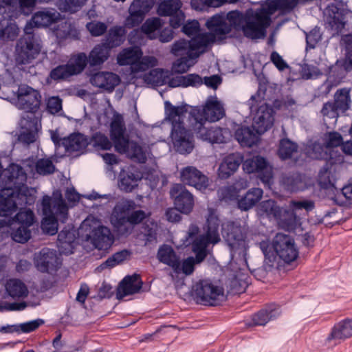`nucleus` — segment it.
<instances>
[{
	"label": "nucleus",
	"mask_w": 352,
	"mask_h": 352,
	"mask_svg": "<svg viewBox=\"0 0 352 352\" xmlns=\"http://www.w3.org/2000/svg\"><path fill=\"white\" fill-rule=\"evenodd\" d=\"M327 28L332 31V35L338 34L347 24L349 16L352 17V12L344 8L342 0L328 4L325 9Z\"/></svg>",
	"instance_id": "obj_11"
},
{
	"label": "nucleus",
	"mask_w": 352,
	"mask_h": 352,
	"mask_svg": "<svg viewBox=\"0 0 352 352\" xmlns=\"http://www.w3.org/2000/svg\"><path fill=\"white\" fill-rule=\"evenodd\" d=\"M225 17L231 31H241L247 19V14H244L242 12L235 10L225 13Z\"/></svg>",
	"instance_id": "obj_45"
},
{
	"label": "nucleus",
	"mask_w": 352,
	"mask_h": 352,
	"mask_svg": "<svg viewBox=\"0 0 352 352\" xmlns=\"http://www.w3.org/2000/svg\"><path fill=\"white\" fill-rule=\"evenodd\" d=\"M89 63V58L84 52H80L72 57L67 63L73 76L80 74Z\"/></svg>",
	"instance_id": "obj_46"
},
{
	"label": "nucleus",
	"mask_w": 352,
	"mask_h": 352,
	"mask_svg": "<svg viewBox=\"0 0 352 352\" xmlns=\"http://www.w3.org/2000/svg\"><path fill=\"white\" fill-rule=\"evenodd\" d=\"M272 245L276 254L274 260L278 258L284 264H290L298 257V248L294 239L289 234L277 233L272 240Z\"/></svg>",
	"instance_id": "obj_8"
},
{
	"label": "nucleus",
	"mask_w": 352,
	"mask_h": 352,
	"mask_svg": "<svg viewBox=\"0 0 352 352\" xmlns=\"http://www.w3.org/2000/svg\"><path fill=\"white\" fill-rule=\"evenodd\" d=\"M157 257L160 262L167 265L173 270L178 269L179 257L170 245H161L158 249Z\"/></svg>",
	"instance_id": "obj_37"
},
{
	"label": "nucleus",
	"mask_w": 352,
	"mask_h": 352,
	"mask_svg": "<svg viewBox=\"0 0 352 352\" xmlns=\"http://www.w3.org/2000/svg\"><path fill=\"white\" fill-rule=\"evenodd\" d=\"M263 191L260 188H252L248 190L237 202L239 209L248 211L254 206L262 198Z\"/></svg>",
	"instance_id": "obj_34"
},
{
	"label": "nucleus",
	"mask_w": 352,
	"mask_h": 352,
	"mask_svg": "<svg viewBox=\"0 0 352 352\" xmlns=\"http://www.w3.org/2000/svg\"><path fill=\"white\" fill-rule=\"evenodd\" d=\"M45 322L43 319L36 318L22 323L6 324L0 327V332L4 334L13 333L17 334L30 333L37 330Z\"/></svg>",
	"instance_id": "obj_23"
},
{
	"label": "nucleus",
	"mask_w": 352,
	"mask_h": 352,
	"mask_svg": "<svg viewBox=\"0 0 352 352\" xmlns=\"http://www.w3.org/2000/svg\"><path fill=\"white\" fill-rule=\"evenodd\" d=\"M300 74L302 78L308 80L319 77L322 72L316 66L305 63L301 67Z\"/></svg>",
	"instance_id": "obj_62"
},
{
	"label": "nucleus",
	"mask_w": 352,
	"mask_h": 352,
	"mask_svg": "<svg viewBox=\"0 0 352 352\" xmlns=\"http://www.w3.org/2000/svg\"><path fill=\"white\" fill-rule=\"evenodd\" d=\"M259 210L261 214H265L269 218L273 217L276 219L280 216L281 208L278 206L276 201L267 199L260 203Z\"/></svg>",
	"instance_id": "obj_51"
},
{
	"label": "nucleus",
	"mask_w": 352,
	"mask_h": 352,
	"mask_svg": "<svg viewBox=\"0 0 352 352\" xmlns=\"http://www.w3.org/2000/svg\"><path fill=\"white\" fill-rule=\"evenodd\" d=\"M73 74L67 64L59 65L53 68L49 74L50 78L55 81L63 80L72 76Z\"/></svg>",
	"instance_id": "obj_57"
},
{
	"label": "nucleus",
	"mask_w": 352,
	"mask_h": 352,
	"mask_svg": "<svg viewBox=\"0 0 352 352\" xmlns=\"http://www.w3.org/2000/svg\"><path fill=\"white\" fill-rule=\"evenodd\" d=\"M278 309H259L253 314L250 319L243 320L246 328H252L256 326H265L270 320L276 318L273 312Z\"/></svg>",
	"instance_id": "obj_35"
},
{
	"label": "nucleus",
	"mask_w": 352,
	"mask_h": 352,
	"mask_svg": "<svg viewBox=\"0 0 352 352\" xmlns=\"http://www.w3.org/2000/svg\"><path fill=\"white\" fill-rule=\"evenodd\" d=\"M19 29L14 23L7 22L6 25L0 23V39L3 41H14L17 37Z\"/></svg>",
	"instance_id": "obj_54"
},
{
	"label": "nucleus",
	"mask_w": 352,
	"mask_h": 352,
	"mask_svg": "<svg viewBox=\"0 0 352 352\" xmlns=\"http://www.w3.org/2000/svg\"><path fill=\"white\" fill-rule=\"evenodd\" d=\"M170 137L175 150L180 154L190 153L194 148L193 135L188 129L184 120H178L172 124Z\"/></svg>",
	"instance_id": "obj_12"
},
{
	"label": "nucleus",
	"mask_w": 352,
	"mask_h": 352,
	"mask_svg": "<svg viewBox=\"0 0 352 352\" xmlns=\"http://www.w3.org/2000/svg\"><path fill=\"white\" fill-rule=\"evenodd\" d=\"M274 119H268L263 116L256 113L254 118L253 128L255 129L256 133L258 135H262L268 129H270L274 124Z\"/></svg>",
	"instance_id": "obj_56"
},
{
	"label": "nucleus",
	"mask_w": 352,
	"mask_h": 352,
	"mask_svg": "<svg viewBox=\"0 0 352 352\" xmlns=\"http://www.w3.org/2000/svg\"><path fill=\"white\" fill-rule=\"evenodd\" d=\"M16 5V0H0V14L4 19L12 17Z\"/></svg>",
	"instance_id": "obj_61"
},
{
	"label": "nucleus",
	"mask_w": 352,
	"mask_h": 352,
	"mask_svg": "<svg viewBox=\"0 0 352 352\" xmlns=\"http://www.w3.org/2000/svg\"><path fill=\"white\" fill-rule=\"evenodd\" d=\"M351 89L347 87L338 89L334 94L333 100L324 102L320 111L323 117L337 119L346 115L351 107Z\"/></svg>",
	"instance_id": "obj_7"
},
{
	"label": "nucleus",
	"mask_w": 352,
	"mask_h": 352,
	"mask_svg": "<svg viewBox=\"0 0 352 352\" xmlns=\"http://www.w3.org/2000/svg\"><path fill=\"white\" fill-rule=\"evenodd\" d=\"M156 0H133L129 8V15L124 24L129 28L138 26L144 21L145 16L153 7Z\"/></svg>",
	"instance_id": "obj_15"
},
{
	"label": "nucleus",
	"mask_w": 352,
	"mask_h": 352,
	"mask_svg": "<svg viewBox=\"0 0 352 352\" xmlns=\"http://www.w3.org/2000/svg\"><path fill=\"white\" fill-rule=\"evenodd\" d=\"M206 25L210 34L214 35L217 41H221L226 38L227 34L231 32V28L228 25L225 17V12L214 14L208 19Z\"/></svg>",
	"instance_id": "obj_20"
},
{
	"label": "nucleus",
	"mask_w": 352,
	"mask_h": 352,
	"mask_svg": "<svg viewBox=\"0 0 352 352\" xmlns=\"http://www.w3.org/2000/svg\"><path fill=\"white\" fill-rule=\"evenodd\" d=\"M40 93L29 86L19 87L17 91V104L19 109L34 113L41 105Z\"/></svg>",
	"instance_id": "obj_17"
},
{
	"label": "nucleus",
	"mask_w": 352,
	"mask_h": 352,
	"mask_svg": "<svg viewBox=\"0 0 352 352\" xmlns=\"http://www.w3.org/2000/svg\"><path fill=\"white\" fill-rule=\"evenodd\" d=\"M271 23L272 19L265 10V4H261L256 11L247 12V19L241 31L247 38H263L266 36V29Z\"/></svg>",
	"instance_id": "obj_5"
},
{
	"label": "nucleus",
	"mask_w": 352,
	"mask_h": 352,
	"mask_svg": "<svg viewBox=\"0 0 352 352\" xmlns=\"http://www.w3.org/2000/svg\"><path fill=\"white\" fill-rule=\"evenodd\" d=\"M276 220L283 228L288 231L294 230L300 224V218L291 207L289 209L281 208Z\"/></svg>",
	"instance_id": "obj_36"
},
{
	"label": "nucleus",
	"mask_w": 352,
	"mask_h": 352,
	"mask_svg": "<svg viewBox=\"0 0 352 352\" xmlns=\"http://www.w3.org/2000/svg\"><path fill=\"white\" fill-rule=\"evenodd\" d=\"M88 0H58L59 9L64 12L75 13L79 11Z\"/></svg>",
	"instance_id": "obj_55"
},
{
	"label": "nucleus",
	"mask_w": 352,
	"mask_h": 352,
	"mask_svg": "<svg viewBox=\"0 0 352 352\" xmlns=\"http://www.w3.org/2000/svg\"><path fill=\"white\" fill-rule=\"evenodd\" d=\"M6 291L13 298L25 297L28 294L25 284L17 278L10 279L7 282Z\"/></svg>",
	"instance_id": "obj_44"
},
{
	"label": "nucleus",
	"mask_w": 352,
	"mask_h": 352,
	"mask_svg": "<svg viewBox=\"0 0 352 352\" xmlns=\"http://www.w3.org/2000/svg\"><path fill=\"white\" fill-rule=\"evenodd\" d=\"M142 281L138 274L125 276L120 283L116 297L122 299L124 296L138 293L142 287Z\"/></svg>",
	"instance_id": "obj_25"
},
{
	"label": "nucleus",
	"mask_w": 352,
	"mask_h": 352,
	"mask_svg": "<svg viewBox=\"0 0 352 352\" xmlns=\"http://www.w3.org/2000/svg\"><path fill=\"white\" fill-rule=\"evenodd\" d=\"M34 221L35 216L32 210L21 208L10 223L12 239L19 243H26L31 238L30 228Z\"/></svg>",
	"instance_id": "obj_6"
},
{
	"label": "nucleus",
	"mask_w": 352,
	"mask_h": 352,
	"mask_svg": "<svg viewBox=\"0 0 352 352\" xmlns=\"http://www.w3.org/2000/svg\"><path fill=\"white\" fill-rule=\"evenodd\" d=\"M221 236L232 254L242 253L245 248V234L239 223L227 221L221 224Z\"/></svg>",
	"instance_id": "obj_9"
},
{
	"label": "nucleus",
	"mask_w": 352,
	"mask_h": 352,
	"mask_svg": "<svg viewBox=\"0 0 352 352\" xmlns=\"http://www.w3.org/2000/svg\"><path fill=\"white\" fill-rule=\"evenodd\" d=\"M298 2L299 0H266L265 2H261V5L265 4V10L271 16L276 10L292 11Z\"/></svg>",
	"instance_id": "obj_39"
},
{
	"label": "nucleus",
	"mask_w": 352,
	"mask_h": 352,
	"mask_svg": "<svg viewBox=\"0 0 352 352\" xmlns=\"http://www.w3.org/2000/svg\"><path fill=\"white\" fill-rule=\"evenodd\" d=\"M88 145L86 137L80 133H74L62 139V146L69 152L80 151Z\"/></svg>",
	"instance_id": "obj_33"
},
{
	"label": "nucleus",
	"mask_w": 352,
	"mask_h": 352,
	"mask_svg": "<svg viewBox=\"0 0 352 352\" xmlns=\"http://www.w3.org/2000/svg\"><path fill=\"white\" fill-rule=\"evenodd\" d=\"M180 179L184 184L191 186L203 191L209 186L208 177L195 166H188L182 169Z\"/></svg>",
	"instance_id": "obj_18"
},
{
	"label": "nucleus",
	"mask_w": 352,
	"mask_h": 352,
	"mask_svg": "<svg viewBox=\"0 0 352 352\" xmlns=\"http://www.w3.org/2000/svg\"><path fill=\"white\" fill-rule=\"evenodd\" d=\"M60 17V14L56 10H42L35 12L32 19L28 23H31L34 28L49 27L53 23L58 21Z\"/></svg>",
	"instance_id": "obj_27"
},
{
	"label": "nucleus",
	"mask_w": 352,
	"mask_h": 352,
	"mask_svg": "<svg viewBox=\"0 0 352 352\" xmlns=\"http://www.w3.org/2000/svg\"><path fill=\"white\" fill-rule=\"evenodd\" d=\"M190 122L192 130L195 131L197 135H199L202 140L212 144L225 142V138L223 135V129L220 127L206 128L204 125L199 126L195 122Z\"/></svg>",
	"instance_id": "obj_24"
},
{
	"label": "nucleus",
	"mask_w": 352,
	"mask_h": 352,
	"mask_svg": "<svg viewBox=\"0 0 352 352\" xmlns=\"http://www.w3.org/2000/svg\"><path fill=\"white\" fill-rule=\"evenodd\" d=\"M221 220L216 214L214 209L209 208L206 221L203 226L204 233L196 236L198 233V228L195 227L188 233V237L195 236L192 243V248L195 254V258L190 256L181 263L179 258L178 269L173 270L177 274L183 272L186 275H190L195 270V264L201 263L208 255L207 248L209 245L217 244L221 241L219 232Z\"/></svg>",
	"instance_id": "obj_2"
},
{
	"label": "nucleus",
	"mask_w": 352,
	"mask_h": 352,
	"mask_svg": "<svg viewBox=\"0 0 352 352\" xmlns=\"http://www.w3.org/2000/svg\"><path fill=\"white\" fill-rule=\"evenodd\" d=\"M298 144L289 138H283L279 142L278 155L283 160L292 158L294 153L298 151Z\"/></svg>",
	"instance_id": "obj_47"
},
{
	"label": "nucleus",
	"mask_w": 352,
	"mask_h": 352,
	"mask_svg": "<svg viewBox=\"0 0 352 352\" xmlns=\"http://www.w3.org/2000/svg\"><path fill=\"white\" fill-rule=\"evenodd\" d=\"M92 140L95 146L100 147L102 150H110L112 147V143L109 138L103 133L100 132L95 133Z\"/></svg>",
	"instance_id": "obj_64"
},
{
	"label": "nucleus",
	"mask_w": 352,
	"mask_h": 352,
	"mask_svg": "<svg viewBox=\"0 0 352 352\" xmlns=\"http://www.w3.org/2000/svg\"><path fill=\"white\" fill-rule=\"evenodd\" d=\"M225 116V111L219 101L208 100L203 107H192L189 113L190 122H195L199 126L204 125L206 121L217 122Z\"/></svg>",
	"instance_id": "obj_10"
},
{
	"label": "nucleus",
	"mask_w": 352,
	"mask_h": 352,
	"mask_svg": "<svg viewBox=\"0 0 352 352\" xmlns=\"http://www.w3.org/2000/svg\"><path fill=\"white\" fill-rule=\"evenodd\" d=\"M26 181L27 174L21 165L13 164L1 176L0 217H10L19 204L34 202L33 198L28 197Z\"/></svg>",
	"instance_id": "obj_1"
},
{
	"label": "nucleus",
	"mask_w": 352,
	"mask_h": 352,
	"mask_svg": "<svg viewBox=\"0 0 352 352\" xmlns=\"http://www.w3.org/2000/svg\"><path fill=\"white\" fill-rule=\"evenodd\" d=\"M203 84V78L197 74H189L186 76H177L168 80V85L175 88L178 87H198Z\"/></svg>",
	"instance_id": "obj_31"
},
{
	"label": "nucleus",
	"mask_w": 352,
	"mask_h": 352,
	"mask_svg": "<svg viewBox=\"0 0 352 352\" xmlns=\"http://www.w3.org/2000/svg\"><path fill=\"white\" fill-rule=\"evenodd\" d=\"M144 80L147 84L154 86L168 84L166 78L164 76V70L162 69H151L148 74H145Z\"/></svg>",
	"instance_id": "obj_53"
},
{
	"label": "nucleus",
	"mask_w": 352,
	"mask_h": 352,
	"mask_svg": "<svg viewBox=\"0 0 352 352\" xmlns=\"http://www.w3.org/2000/svg\"><path fill=\"white\" fill-rule=\"evenodd\" d=\"M190 106L187 104H184L181 106H174L169 101L164 102V110L166 115V120L174 124L175 122L178 120H183V118L188 111Z\"/></svg>",
	"instance_id": "obj_41"
},
{
	"label": "nucleus",
	"mask_w": 352,
	"mask_h": 352,
	"mask_svg": "<svg viewBox=\"0 0 352 352\" xmlns=\"http://www.w3.org/2000/svg\"><path fill=\"white\" fill-rule=\"evenodd\" d=\"M23 30L24 33L17 40L15 47V60L19 65L31 63L42 48L41 38L34 32L31 23H27Z\"/></svg>",
	"instance_id": "obj_3"
},
{
	"label": "nucleus",
	"mask_w": 352,
	"mask_h": 352,
	"mask_svg": "<svg viewBox=\"0 0 352 352\" xmlns=\"http://www.w3.org/2000/svg\"><path fill=\"white\" fill-rule=\"evenodd\" d=\"M163 25L162 20L158 17L148 19L142 25V31L151 39L157 38V34Z\"/></svg>",
	"instance_id": "obj_49"
},
{
	"label": "nucleus",
	"mask_w": 352,
	"mask_h": 352,
	"mask_svg": "<svg viewBox=\"0 0 352 352\" xmlns=\"http://www.w3.org/2000/svg\"><path fill=\"white\" fill-rule=\"evenodd\" d=\"M87 28L93 36H100L107 32V25L100 21H92L87 24Z\"/></svg>",
	"instance_id": "obj_63"
},
{
	"label": "nucleus",
	"mask_w": 352,
	"mask_h": 352,
	"mask_svg": "<svg viewBox=\"0 0 352 352\" xmlns=\"http://www.w3.org/2000/svg\"><path fill=\"white\" fill-rule=\"evenodd\" d=\"M343 138L341 134L337 131H330L325 134L326 147L329 151H333V148L340 146L342 143Z\"/></svg>",
	"instance_id": "obj_59"
},
{
	"label": "nucleus",
	"mask_w": 352,
	"mask_h": 352,
	"mask_svg": "<svg viewBox=\"0 0 352 352\" xmlns=\"http://www.w3.org/2000/svg\"><path fill=\"white\" fill-rule=\"evenodd\" d=\"M243 170L248 173H256L261 181L270 185L272 181V167L267 160L261 155H254L246 159L243 163Z\"/></svg>",
	"instance_id": "obj_13"
},
{
	"label": "nucleus",
	"mask_w": 352,
	"mask_h": 352,
	"mask_svg": "<svg viewBox=\"0 0 352 352\" xmlns=\"http://www.w3.org/2000/svg\"><path fill=\"white\" fill-rule=\"evenodd\" d=\"M352 338V318H345L334 324L325 338V344L332 340L344 341Z\"/></svg>",
	"instance_id": "obj_21"
},
{
	"label": "nucleus",
	"mask_w": 352,
	"mask_h": 352,
	"mask_svg": "<svg viewBox=\"0 0 352 352\" xmlns=\"http://www.w3.org/2000/svg\"><path fill=\"white\" fill-rule=\"evenodd\" d=\"M338 157L340 158L342 156L338 155ZM340 160V159H338V160H334L333 162H326L324 165L320 170L318 173V181L322 188H328L329 187L333 186L331 181V167Z\"/></svg>",
	"instance_id": "obj_48"
},
{
	"label": "nucleus",
	"mask_w": 352,
	"mask_h": 352,
	"mask_svg": "<svg viewBox=\"0 0 352 352\" xmlns=\"http://www.w3.org/2000/svg\"><path fill=\"white\" fill-rule=\"evenodd\" d=\"M255 129H252L249 126H241L235 131V138L241 145L247 147H251L256 144L257 136L254 133Z\"/></svg>",
	"instance_id": "obj_42"
},
{
	"label": "nucleus",
	"mask_w": 352,
	"mask_h": 352,
	"mask_svg": "<svg viewBox=\"0 0 352 352\" xmlns=\"http://www.w3.org/2000/svg\"><path fill=\"white\" fill-rule=\"evenodd\" d=\"M111 51L103 43L96 45L88 55L89 64L91 67L100 66L107 61Z\"/></svg>",
	"instance_id": "obj_32"
},
{
	"label": "nucleus",
	"mask_w": 352,
	"mask_h": 352,
	"mask_svg": "<svg viewBox=\"0 0 352 352\" xmlns=\"http://www.w3.org/2000/svg\"><path fill=\"white\" fill-rule=\"evenodd\" d=\"M130 157L135 161L144 164L147 158L143 148L136 142L131 141L129 146V151L127 153Z\"/></svg>",
	"instance_id": "obj_58"
},
{
	"label": "nucleus",
	"mask_w": 352,
	"mask_h": 352,
	"mask_svg": "<svg viewBox=\"0 0 352 352\" xmlns=\"http://www.w3.org/2000/svg\"><path fill=\"white\" fill-rule=\"evenodd\" d=\"M127 31L124 26L114 25L107 32L104 38L102 40L110 50L120 46L126 40Z\"/></svg>",
	"instance_id": "obj_26"
},
{
	"label": "nucleus",
	"mask_w": 352,
	"mask_h": 352,
	"mask_svg": "<svg viewBox=\"0 0 352 352\" xmlns=\"http://www.w3.org/2000/svg\"><path fill=\"white\" fill-rule=\"evenodd\" d=\"M91 84L97 87L112 91L119 85L120 78L115 73L110 72H99L91 77Z\"/></svg>",
	"instance_id": "obj_22"
},
{
	"label": "nucleus",
	"mask_w": 352,
	"mask_h": 352,
	"mask_svg": "<svg viewBox=\"0 0 352 352\" xmlns=\"http://www.w3.org/2000/svg\"><path fill=\"white\" fill-rule=\"evenodd\" d=\"M36 170L39 175H50L54 172L55 166L49 159H41L36 164Z\"/></svg>",
	"instance_id": "obj_60"
},
{
	"label": "nucleus",
	"mask_w": 352,
	"mask_h": 352,
	"mask_svg": "<svg viewBox=\"0 0 352 352\" xmlns=\"http://www.w3.org/2000/svg\"><path fill=\"white\" fill-rule=\"evenodd\" d=\"M34 264L38 271L43 273L56 272L62 265V260L57 252L48 248H43L36 255Z\"/></svg>",
	"instance_id": "obj_16"
},
{
	"label": "nucleus",
	"mask_w": 352,
	"mask_h": 352,
	"mask_svg": "<svg viewBox=\"0 0 352 352\" xmlns=\"http://www.w3.org/2000/svg\"><path fill=\"white\" fill-rule=\"evenodd\" d=\"M142 52L138 47H129L123 50L118 56V63L120 65H132L142 58Z\"/></svg>",
	"instance_id": "obj_43"
},
{
	"label": "nucleus",
	"mask_w": 352,
	"mask_h": 352,
	"mask_svg": "<svg viewBox=\"0 0 352 352\" xmlns=\"http://www.w3.org/2000/svg\"><path fill=\"white\" fill-rule=\"evenodd\" d=\"M22 131L19 136V140L21 142L30 144L36 141V133L37 131V120L34 115L32 117L28 116L27 118H23L21 120Z\"/></svg>",
	"instance_id": "obj_29"
},
{
	"label": "nucleus",
	"mask_w": 352,
	"mask_h": 352,
	"mask_svg": "<svg viewBox=\"0 0 352 352\" xmlns=\"http://www.w3.org/2000/svg\"><path fill=\"white\" fill-rule=\"evenodd\" d=\"M307 153L310 157L315 160H323L326 162H333L334 160H338L333 156L334 151H329V149L326 147L325 143L322 144L318 142H314L309 147Z\"/></svg>",
	"instance_id": "obj_40"
},
{
	"label": "nucleus",
	"mask_w": 352,
	"mask_h": 352,
	"mask_svg": "<svg viewBox=\"0 0 352 352\" xmlns=\"http://www.w3.org/2000/svg\"><path fill=\"white\" fill-rule=\"evenodd\" d=\"M170 195L174 206L180 212L190 214L194 208L195 199L192 194L182 184H175L170 190Z\"/></svg>",
	"instance_id": "obj_14"
},
{
	"label": "nucleus",
	"mask_w": 352,
	"mask_h": 352,
	"mask_svg": "<svg viewBox=\"0 0 352 352\" xmlns=\"http://www.w3.org/2000/svg\"><path fill=\"white\" fill-rule=\"evenodd\" d=\"M133 167L122 169L120 174V188L126 192H131L138 186L137 182L140 179L138 174L135 173Z\"/></svg>",
	"instance_id": "obj_38"
},
{
	"label": "nucleus",
	"mask_w": 352,
	"mask_h": 352,
	"mask_svg": "<svg viewBox=\"0 0 352 352\" xmlns=\"http://www.w3.org/2000/svg\"><path fill=\"white\" fill-rule=\"evenodd\" d=\"M92 243L98 250H107L113 243V236L107 227L101 226L94 230Z\"/></svg>",
	"instance_id": "obj_30"
},
{
	"label": "nucleus",
	"mask_w": 352,
	"mask_h": 352,
	"mask_svg": "<svg viewBox=\"0 0 352 352\" xmlns=\"http://www.w3.org/2000/svg\"><path fill=\"white\" fill-rule=\"evenodd\" d=\"M126 128L120 120H113L111 124L110 136L116 151L120 154L129 151L131 144L128 135H125Z\"/></svg>",
	"instance_id": "obj_19"
},
{
	"label": "nucleus",
	"mask_w": 352,
	"mask_h": 352,
	"mask_svg": "<svg viewBox=\"0 0 352 352\" xmlns=\"http://www.w3.org/2000/svg\"><path fill=\"white\" fill-rule=\"evenodd\" d=\"M217 41L214 35L211 34H204L193 37L190 41V50L195 53H190V58H197L201 54L206 51L207 47L211 44Z\"/></svg>",
	"instance_id": "obj_28"
},
{
	"label": "nucleus",
	"mask_w": 352,
	"mask_h": 352,
	"mask_svg": "<svg viewBox=\"0 0 352 352\" xmlns=\"http://www.w3.org/2000/svg\"><path fill=\"white\" fill-rule=\"evenodd\" d=\"M131 254V252L126 249L117 252L103 262L100 267L102 270L112 268L117 265L122 263L128 257L130 256Z\"/></svg>",
	"instance_id": "obj_52"
},
{
	"label": "nucleus",
	"mask_w": 352,
	"mask_h": 352,
	"mask_svg": "<svg viewBox=\"0 0 352 352\" xmlns=\"http://www.w3.org/2000/svg\"><path fill=\"white\" fill-rule=\"evenodd\" d=\"M192 293L197 303L204 306L216 307L226 300L223 289L215 285L210 279H201L192 287Z\"/></svg>",
	"instance_id": "obj_4"
},
{
	"label": "nucleus",
	"mask_w": 352,
	"mask_h": 352,
	"mask_svg": "<svg viewBox=\"0 0 352 352\" xmlns=\"http://www.w3.org/2000/svg\"><path fill=\"white\" fill-rule=\"evenodd\" d=\"M179 0H164L160 3L157 13L162 16H168L178 12L182 7Z\"/></svg>",
	"instance_id": "obj_50"
}]
</instances>
